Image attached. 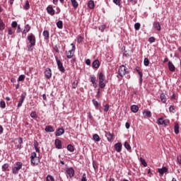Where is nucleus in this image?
Instances as JSON below:
<instances>
[{"label":"nucleus","mask_w":181,"mask_h":181,"mask_svg":"<svg viewBox=\"0 0 181 181\" xmlns=\"http://www.w3.org/2000/svg\"><path fill=\"white\" fill-rule=\"evenodd\" d=\"M30 30V25H29V24L25 25V29L23 31V34L28 33V32H29Z\"/></svg>","instance_id":"obj_32"},{"label":"nucleus","mask_w":181,"mask_h":181,"mask_svg":"<svg viewBox=\"0 0 181 181\" xmlns=\"http://www.w3.org/2000/svg\"><path fill=\"white\" fill-rule=\"evenodd\" d=\"M71 46H72V49L69 51H66V56L67 57V59H71L73 57V53L74 52H76V46L74 45V44L71 43Z\"/></svg>","instance_id":"obj_7"},{"label":"nucleus","mask_w":181,"mask_h":181,"mask_svg":"<svg viewBox=\"0 0 181 181\" xmlns=\"http://www.w3.org/2000/svg\"><path fill=\"white\" fill-rule=\"evenodd\" d=\"M160 98L163 104H165L166 101H168V98H166V95H165V93H161Z\"/></svg>","instance_id":"obj_24"},{"label":"nucleus","mask_w":181,"mask_h":181,"mask_svg":"<svg viewBox=\"0 0 181 181\" xmlns=\"http://www.w3.org/2000/svg\"><path fill=\"white\" fill-rule=\"evenodd\" d=\"M92 103H93L95 110H98V107H100V105H101V104H100L98 103V101L95 100V99H93Z\"/></svg>","instance_id":"obj_27"},{"label":"nucleus","mask_w":181,"mask_h":181,"mask_svg":"<svg viewBox=\"0 0 181 181\" xmlns=\"http://www.w3.org/2000/svg\"><path fill=\"white\" fill-rule=\"evenodd\" d=\"M66 173L69 177H74V169H73V168H67Z\"/></svg>","instance_id":"obj_10"},{"label":"nucleus","mask_w":181,"mask_h":181,"mask_svg":"<svg viewBox=\"0 0 181 181\" xmlns=\"http://www.w3.org/2000/svg\"><path fill=\"white\" fill-rule=\"evenodd\" d=\"M139 110V107H138V105H133L131 106L132 112H134V113L138 112Z\"/></svg>","instance_id":"obj_20"},{"label":"nucleus","mask_w":181,"mask_h":181,"mask_svg":"<svg viewBox=\"0 0 181 181\" xmlns=\"http://www.w3.org/2000/svg\"><path fill=\"white\" fill-rule=\"evenodd\" d=\"M93 168L94 170H97L98 169V165H97V163H95V161H93Z\"/></svg>","instance_id":"obj_48"},{"label":"nucleus","mask_w":181,"mask_h":181,"mask_svg":"<svg viewBox=\"0 0 181 181\" xmlns=\"http://www.w3.org/2000/svg\"><path fill=\"white\" fill-rule=\"evenodd\" d=\"M168 168L163 167L162 168H158V172L160 175V176H163L164 173H168Z\"/></svg>","instance_id":"obj_13"},{"label":"nucleus","mask_w":181,"mask_h":181,"mask_svg":"<svg viewBox=\"0 0 181 181\" xmlns=\"http://www.w3.org/2000/svg\"><path fill=\"white\" fill-rule=\"evenodd\" d=\"M156 40V39L154 37H150L148 38L149 43H153Z\"/></svg>","instance_id":"obj_50"},{"label":"nucleus","mask_w":181,"mask_h":181,"mask_svg":"<svg viewBox=\"0 0 181 181\" xmlns=\"http://www.w3.org/2000/svg\"><path fill=\"white\" fill-rule=\"evenodd\" d=\"M6 103H5V101H1L0 102V107L1 108H6Z\"/></svg>","instance_id":"obj_47"},{"label":"nucleus","mask_w":181,"mask_h":181,"mask_svg":"<svg viewBox=\"0 0 181 181\" xmlns=\"http://www.w3.org/2000/svg\"><path fill=\"white\" fill-rule=\"evenodd\" d=\"M11 26L13 28H17L18 26V23L16 21H13L12 23H11Z\"/></svg>","instance_id":"obj_57"},{"label":"nucleus","mask_w":181,"mask_h":181,"mask_svg":"<svg viewBox=\"0 0 181 181\" xmlns=\"http://www.w3.org/2000/svg\"><path fill=\"white\" fill-rule=\"evenodd\" d=\"M99 86L100 88H104L106 86L105 84V76H104V74L103 72H100L99 74Z\"/></svg>","instance_id":"obj_3"},{"label":"nucleus","mask_w":181,"mask_h":181,"mask_svg":"<svg viewBox=\"0 0 181 181\" xmlns=\"http://www.w3.org/2000/svg\"><path fill=\"white\" fill-rule=\"evenodd\" d=\"M124 146L127 151H131V145L128 142H124Z\"/></svg>","instance_id":"obj_40"},{"label":"nucleus","mask_w":181,"mask_h":181,"mask_svg":"<svg viewBox=\"0 0 181 181\" xmlns=\"http://www.w3.org/2000/svg\"><path fill=\"white\" fill-rule=\"evenodd\" d=\"M81 181H87V177L86 176V173L83 174Z\"/></svg>","instance_id":"obj_59"},{"label":"nucleus","mask_w":181,"mask_h":181,"mask_svg":"<svg viewBox=\"0 0 181 181\" xmlns=\"http://www.w3.org/2000/svg\"><path fill=\"white\" fill-rule=\"evenodd\" d=\"M30 162L34 165L36 166L40 163V158L36 154V152H33L30 156Z\"/></svg>","instance_id":"obj_1"},{"label":"nucleus","mask_w":181,"mask_h":181,"mask_svg":"<svg viewBox=\"0 0 181 181\" xmlns=\"http://www.w3.org/2000/svg\"><path fill=\"white\" fill-rule=\"evenodd\" d=\"M92 66L93 69H98L100 67V61H98V59L95 60L93 62Z\"/></svg>","instance_id":"obj_19"},{"label":"nucleus","mask_w":181,"mask_h":181,"mask_svg":"<svg viewBox=\"0 0 181 181\" xmlns=\"http://www.w3.org/2000/svg\"><path fill=\"white\" fill-rule=\"evenodd\" d=\"M18 142L19 145H22V144H23V139H22V137H19L18 139Z\"/></svg>","instance_id":"obj_55"},{"label":"nucleus","mask_w":181,"mask_h":181,"mask_svg":"<svg viewBox=\"0 0 181 181\" xmlns=\"http://www.w3.org/2000/svg\"><path fill=\"white\" fill-rule=\"evenodd\" d=\"M28 40L30 42V45H31V46H36V37L35 35L30 33L28 36Z\"/></svg>","instance_id":"obj_6"},{"label":"nucleus","mask_w":181,"mask_h":181,"mask_svg":"<svg viewBox=\"0 0 181 181\" xmlns=\"http://www.w3.org/2000/svg\"><path fill=\"white\" fill-rule=\"evenodd\" d=\"M153 28H155V29H156V30L160 31V23H159V22L158 21H155L153 24Z\"/></svg>","instance_id":"obj_21"},{"label":"nucleus","mask_w":181,"mask_h":181,"mask_svg":"<svg viewBox=\"0 0 181 181\" xmlns=\"http://www.w3.org/2000/svg\"><path fill=\"white\" fill-rule=\"evenodd\" d=\"M157 123L158 124V125H163V124L165 123L163 117H160L159 119H158Z\"/></svg>","instance_id":"obj_38"},{"label":"nucleus","mask_w":181,"mask_h":181,"mask_svg":"<svg viewBox=\"0 0 181 181\" xmlns=\"http://www.w3.org/2000/svg\"><path fill=\"white\" fill-rule=\"evenodd\" d=\"M86 64H87V66H90V64H91V60H90V59H86Z\"/></svg>","instance_id":"obj_62"},{"label":"nucleus","mask_w":181,"mask_h":181,"mask_svg":"<svg viewBox=\"0 0 181 181\" xmlns=\"http://www.w3.org/2000/svg\"><path fill=\"white\" fill-rule=\"evenodd\" d=\"M109 110H110V105L106 104V105L104 106L103 111H104V112H108Z\"/></svg>","instance_id":"obj_43"},{"label":"nucleus","mask_w":181,"mask_h":181,"mask_svg":"<svg viewBox=\"0 0 181 181\" xmlns=\"http://www.w3.org/2000/svg\"><path fill=\"white\" fill-rule=\"evenodd\" d=\"M33 46H35V45H32V44H30L28 45V51L29 52H33Z\"/></svg>","instance_id":"obj_56"},{"label":"nucleus","mask_w":181,"mask_h":181,"mask_svg":"<svg viewBox=\"0 0 181 181\" xmlns=\"http://www.w3.org/2000/svg\"><path fill=\"white\" fill-rule=\"evenodd\" d=\"M136 71H137L139 76V81L140 83H142V77H143V74L142 71H139V67L136 66Z\"/></svg>","instance_id":"obj_22"},{"label":"nucleus","mask_w":181,"mask_h":181,"mask_svg":"<svg viewBox=\"0 0 181 181\" xmlns=\"http://www.w3.org/2000/svg\"><path fill=\"white\" fill-rule=\"evenodd\" d=\"M30 8V5L29 4V1H26L25 5L24 6V9H25V11H28V9H29Z\"/></svg>","instance_id":"obj_44"},{"label":"nucleus","mask_w":181,"mask_h":181,"mask_svg":"<svg viewBox=\"0 0 181 181\" xmlns=\"http://www.w3.org/2000/svg\"><path fill=\"white\" fill-rule=\"evenodd\" d=\"M128 2H130V4H132L133 5H136V0H128Z\"/></svg>","instance_id":"obj_61"},{"label":"nucleus","mask_w":181,"mask_h":181,"mask_svg":"<svg viewBox=\"0 0 181 181\" xmlns=\"http://www.w3.org/2000/svg\"><path fill=\"white\" fill-rule=\"evenodd\" d=\"M144 66H149V59L148 58H145L144 61Z\"/></svg>","instance_id":"obj_49"},{"label":"nucleus","mask_w":181,"mask_h":181,"mask_svg":"<svg viewBox=\"0 0 181 181\" xmlns=\"http://www.w3.org/2000/svg\"><path fill=\"white\" fill-rule=\"evenodd\" d=\"M113 2L115 4V5H118V6H119V5H121L120 0H113Z\"/></svg>","instance_id":"obj_54"},{"label":"nucleus","mask_w":181,"mask_h":181,"mask_svg":"<svg viewBox=\"0 0 181 181\" xmlns=\"http://www.w3.org/2000/svg\"><path fill=\"white\" fill-rule=\"evenodd\" d=\"M5 29V23H4V20L0 18V30H4Z\"/></svg>","instance_id":"obj_33"},{"label":"nucleus","mask_w":181,"mask_h":181,"mask_svg":"<svg viewBox=\"0 0 181 181\" xmlns=\"http://www.w3.org/2000/svg\"><path fill=\"white\" fill-rule=\"evenodd\" d=\"M25 75H20L18 78V81H23L25 78Z\"/></svg>","instance_id":"obj_45"},{"label":"nucleus","mask_w":181,"mask_h":181,"mask_svg":"<svg viewBox=\"0 0 181 181\" xmlns=\"http://www.w3.org/2000/svg\"><path fill=\"white\" fill-rule=\"evenodd\" d=\"M46 180L47 181H54V177H53V176L50 175H48L47 177H46Z\"/></svg>","instance_id":"obj_42"},{"label":"nucleus","mask_w":181,"mask_h":181,"mask_svg":"<svg viewBox=\"0 0 181 181\" xmlns=\"http://www.w3.org/2000/svg\"><path fill=\"white\" fill-rule=\"evenodd\" d=\"M63 134H64V129H63V127L59 128L58 129H57L55 136H62V135H63Z\"/></svg>","instance_id":"obj_14"},{"label":"nucleus","mask_w":181,"mask_h":181,"mask_svg":"<svg viewBox=\"0 0 181 181\" xmlns=\"http://www.w3.org/2000/svg\"><path fill=\"white\" fill-rule=\"evenodd\" d=\"M88 6L90 9H94V6H95V5L94 4V1H89L88 3Z\"/></svg>","instance_id":"obj_29"},{"label":"nucleus","mask_w":181,"mask_h":181,"mask_svg":"<svg viewBox=\"0 0 181 181\" xmlns=\"http://www.w3.org/2000/svg\"><path fill=\"white\" fill-rule=\"evenodd\" d=\"M71 5L74 9H77L78 8V3H77V1L76 0H71Z\"/></svg>","instance_id":"obj_30"},{"label":"nucleus","mask_w":181,"mask_h":181,"mask_svg":"<svg viewBox=\"0 0 181 181\" xmlns=\"http://www.w3.org/2000/svg\"><path fill=\"white\" fill-rule=\"evenodd\" d=\"M67 151H69V152H74V146L71 144H69L67 146Z\"/></svg>","instance_id":"obj_39"},{"label":"nucleus","mask_w":181,"mask_h":181,"mask_svg":"<svg viewBox=\"0 0 181 181\" xmlns=\"http://www.w3.org/2000/svg\"><path fill=\"white\" fill-rule=\"evenodd\" d=\"M134 29H135V30H139V29H141V23H136L134 24Z\"/></svg>","instance_id":"obj_41"},{"label":"nucleus","mask_w":181,"mask_h":181,"mask_svg":"<svg viewBox=\"0 0 181 181\" xmlns=\"http://www.w3.org/2000/svg\"><path fill=\"white\" fill-rule=\"evenodd\" d=\"M55 146L57 149H62V141L59 139H56L54 141Z\"/></svg>","instance_id":"obj_17"},{"label":"nucleus","mask_w":181,"mask_h":181,"mask_svg":"<svg viewBox=\"0 0 181 181\" xmlns=\"http://www.w3.org/2000/svg\"><path fill=\"white\" fill-rule=\"evenodd\" d=\"M22 166H23V164L22 162H16V166L12 168L11 172L13 175H18L19 173V170L22 169Z\"/></svg>","instance_id":"obj_2"},{"label":"nucleus","mask_w":181,"mask_h":181,"mask_svg":"<svg viewBox=\"0 0 181 181\" xmlns=\"http://www.w3.org/2000/svg\"><path fill=\"white\" fill-rule=\"evenodd\" d=\"M42 35L44 36V37L46 40H48V39H49V31L48 30H44L43 33H42Z\"/></svg>","instance_id":"obj_34"},{"label":"nucleus","mask_w":181,"mask_h":181,"mask_svg":"<svg viewBox=\"0 0 181 181\" xmlns=\"http://www.w3.org/2000/svg\"><path fill=\"white\" fill-rule=\"evenodd\" d=\"M93 139L95 142H100V136H98V134H95L93 136Z\"/></svg>","instance_id":"obj_36"},{"label":"nucleus","mask_w":181,"mask_h":181,"mask_svg":"<svg viewBox=\"0 0 181 181\" xmlns=\"http://www.w3.org/2000/svg\"><path fill=\"white\" fill-rule=\"evenodd\" d=\"M168 69L170 71H173V72L175 71V65H173V63H172V62H168Z\"/></svg>","instance_id":"obj_23"},{"label":"nucleus","mask_w":181,"mask_h":181,"mask_svg":"<svg viewBox=\"0 0 181 181\" xmlns=\"http://www.w3.org/2000/svg\"><path fill=\"white\" fill-rule=\"evenodd\" d=\"M30 117L31 118H33V119L37 118V115L36 114V112H32L30 113Z\"/></svg>","instance_id":"obj_46"},{"label":"nucleus","mask_w":181,"mask_h":181,"mask_svg":"<svg viewBox=\"0 0 181 181\" xmlns=\"http://www.w3.org/2000/svg\"><path fill=\"white\" fill-rule=\"evenodd\" d=\"M54 50L57 52V53H59L60 51L59 50V47H57V46H55L54 47Z\"/></svg>","instance_id":"obj_63"},{"label":"nucleus","mask_w":181,"mask_h":181,"mask_svg":"<svg viewBox=\"0 0 181 181\" xmlns=\"http://www.w3.org/2000/svg\"><path fill=\"white\" fill-rule=\"evenodd\" d=\"M8 35H13V31H12V29H8Z\"/></svg>","instance_id":"obj_64"},{"label":"nucleus","mask_w":181,"mask_h":181,"mask_svg":"<svg viewBox=\"0 0 181 181\" xmlns=\"http://www.w3.org/2000/svg\"><path fill=\"white\" fill-rule=\"evenodd\" d=\"M45 132H54V129H53V127L51 125H48L45 129Z\"/></svg>","instance_id":"obj_26"},{"label":"nucleus","mask_w":181,"mask_h":181,"mask_svg":"<svg viewBox=\"0 0 181 181\" xmlns=\"http://www.w3.org/2000/svg\"><path fill=\"white\" fill-rule=\"evenodd\" d=\"M143 115L144 118H151V117H152V113L151 112V111H148L147 110H144Z\"/></svg>","instance_id":"obj_15"},{"label":"nucleus","mask_w":181,"mask_h":181,"mask_svg":"<svg viewBox=\"0 0 181 181\" xmlns=\"http://www.w3.org/2000/svg\"><path fill=\"white\" fill-rule=\"evenodd\" d=\"M169 111L170 112H173V111H175V106L170 105L169 107Z\"/></svg>","instance_id":"obj_58"},{"label":"nucleus","mask_w":181,"mask_h":181,"mask_svg":"<svg viewBox=\"0 0 181 181\" xmlns=\"http://www.w3.org/2000/svg\"><path fill=\"white\" fill-rule=\"evenodd\" d=\"M100 93H101V91L100 90V89H98V92H97V94H96V98H100Z\"/></svg>","instance_id":"obj_60"},{"label":"nucleus","mask_w":181,"mask_h":181,"mask_svg":"<svg viewBox=\"0 0 181 181\" xmlns=\"http://www.w3.org/2000/svg\"><path fill=\"white\" fill-rule=\"evenodd\" d=\"M45 77L47 80H50L52 78V69L50 68H47L44 72Z\"/></svg>","instance_id":"obj_9"},{"label":"nucleus","mask_w":181,"mask_h":181,"mask_svg":"<svg viewBox=\"0 0 181 181\" xmlns=\"http://www.w3.org/2000/svg\"><path fill=\"white\" fill-rule=\"evenodd\" d=\"M9 168V164L8 163H4L2 167H1V170L2 172H6V170L9 171L8 169Z\"/></svg>","instance_id":"obj_28"},{"label":"nucleus","mask_w":181,"mask_h":181,"mask_svg":"<svg viewBox=\"0 0 181 181\" xmlns=\"http://www.w3.org/2000/svg\"><path fill=\"white\" fill-rule=\"evenodd\" d=\"M47 12L49 13V15H51V16H54V15L56 13V11H54L52 6H48L47 7Z\"/></svg>","instance_id":"obj_11"},{"label":"nucleus","mask_w":181,"mask_h":181,"mask_svg":"<svg viewBox=\"0 0 181 181\" xmlns=\"http://www.w3.org/2000/svg\"><path fill=\"white\" fill-rule=\"evenodd\" d=\"M78 84V82L77 81H74L72 83V88H77V85Z\"/></svg>","instance_id":"obj_51"},{"label":"nucleus","mask_w":181,"mask_h":181,"mask_svg":"<svg viewBox=\"0 0 181 181\" xmlns=\"http://www.w3.org/2000/svg\"><path fill=\"white\" fill-rule=\"evenodd\" d=\"M25 98H26V92L23 93L21 95L20 100L18 101V103L17 105V107L18 108H21V107H22L23 101H25Z\"/></svg>","instance_id":"obj_8"},{"label":"nucleus","mask_w":181,"mask_h":181,"mask_svg":"<svg viewBox=\"0 0 181 181\" xmlns=\"http://www.w3.org/2000/svg\"><path fill=\"white\" fill-rule=\"evenodd\" d=\"M55 60L57 62V66L59 71H61V73H64V71H66V69H64V66H63V63L62 62V61H60V59H59V57H55Z\"/></svg>","instance_id":"obj_5"},{"label":"nucleus","mask_w":181,"mask_h":181,"mask_svg":"<svg viewBox=\"0 0 181 181\" xmlns=\"http://www.w3.org/2000/svg\"><path fill=\"white\" fill-rule=\"evenodd\" d=\"M37 146H39V142H37V141H34V148H35V151L37 153H40V149L37 147Z\"/></svg>","instance_id":"obj_25"},{"label":"nucleus","mask_w":181,"mask_h":181,"mask_svg":"<svg viewBox=\"0 0 181 181\" xmlns=\"http://www.w3.org/2000/svg\"><path fill=\"white\" fill-rule=\"evenodd\" d=\"M90 78L93 87H95V86H97V78H95V76L91 75Z\"/></svg>","instance_id":"obj_18"},{"label":"nucleus","mask_w":181,"mask_h":181,"mask_svg":"<svg viewBox=\"0 0 181 181\" xmlns=\"http://www.w3.org/2000/svg\"><path fill=\"white\" fill-rule=\"evenodd\" d=\"M98 29L99 30H101V32H103L105 30V25H102L99 26Z\"/></svg>","instance_id":"obj_52"},{"label":"nucleus","mask_w":181,"mask_h":181,"mask_svg":"<svg viewBox=\"0 0 181 181\" xmlns=\"http://www.w3.org/2000/svg\"><path fill=\"white\" fill-rule=\"evenodd\" d=\"M127 73H128V69L127 66L124 65H121L119 67L118 74L120 77H124V76H125V74H127Z\"/></svg>","instance_id":"obj_4"},{"label":"nucleus","mask_w":181,"mask_h":181,"mask_svg":"<svg viewBox=\"0 0 181 181\" xmlns=\"http://www.w3.org/2000/svg\"><path fill=\"white\" fill-rule=\"evenodd\" d=\"M174 132L176 135L179 134V123H175L174 126Z\"/></svg>","instance_id":"obj_31"},{"label":"nucleus","mask_w":181,"mask_h":181,"mask_svg":"<svg viewBox=\"0 0 181 181\" xmlns=\"http://www.w3.org/2000/svg\"><path fill=\"white\" fill-rule=\"evenodd\" d=\"M57 28L58 29H63V21H59L57 22Z\"/></svg>","instance_id":"obj_35"},{"label":"nucleus","mask_w":181,"mask_h":181,"mask_svg":"<svg viewBox=\"0 0 181 181\" xmlns=\"http://www.w3.org/2000/svg\"><path fill=\"white\" fill-rule=\"evenodd\" d=\"M140 162H141V165H143V166H144L145 168H146V166H148V163H146V161L142 157L140 158Z\"/></svg>","instance_id":"obj_37"},{"label":"nucleus","mask_w":181,"mask_h":181,"mask_svg":"<svg viewBox=\"0 0 181 181\" xmlns=\"http://www.w3.org/2000/svg\"><path fill=\"white\" fill-rule=\"evenodd\" d=\"M105 136H107V139L108 141V142H111V140L113 139L114 138V134H112L110 132H107L105 133Z\"/></svg>","instance_id":"obj_16"},{"label":"nucleus","mask_w":181,"mask_h":181,"mask_svg":"<svg viewBox=\"0 0 181 181\" xmlns=\"http://www.w3.org/2000/svg\"><path fill=\"white\" fill-rule=\"evenodd\" d=\"M114 148L117 152L119 153L122 151V144L121 142L117 143L114 145Z\"/></svg>","instance_id":"obj_12"},{"label":"nucleus","mask_w":181,"mask_h":181,"mask_svg":"<svg viewBox=\"0 0 181 181\" xmlns=\"http://www.w3.org/2000/svg\"><path fill=\"white\" fill-rule=\"evenodd\" d=\"M83 40L84 38L81 37V35L78 36V43H81V42H83Z\"/></svg>","instance_id":"obj_53"}]
</instances>
